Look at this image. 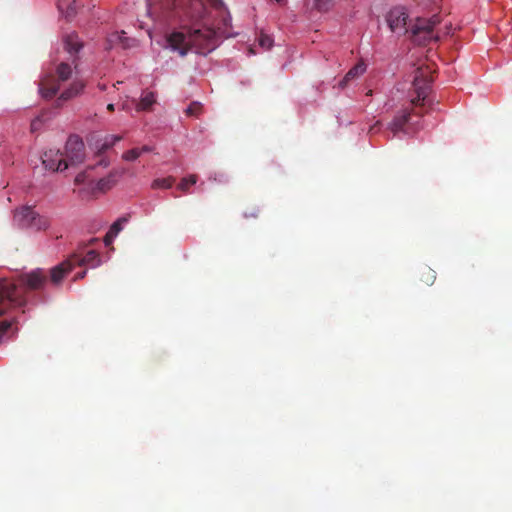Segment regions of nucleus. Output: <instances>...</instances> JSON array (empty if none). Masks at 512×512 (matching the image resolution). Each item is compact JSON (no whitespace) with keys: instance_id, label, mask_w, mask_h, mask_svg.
<instances>
[{"instance_id":"obj_1","label":"nucleus","mask_w":512,"mask_h":512,"mask_svg":"<svg viewBox=\"0 0 512 512\" xmlns=\"http://www.w3.org/2000/svg\"><path fill=\"white\" fill-rule=\"evenodd\" d=\"M172 4L176 15L192 26L186 27V32L173 31L167 35V46L181 57L186 56L190 50L203 55L214 50L217 39L215 25L209 20L208 7L223 16L226 10L222 0H174Z\"/></svg>"},{"instance_id":"obj_2","label":"nucleus","mask_w":512,"mask_h":512,"mask_svg":"<svg viewBox=\"0 0 512 512\" xmlns=\"http://www.w3.org/2000/svg\"><path fill=\"white\" fill-rule=\"evenodd\" d=\"M408 14L403 7H395L386 15V22L390 30L397 35L410 33L411 40L418 45H426L431 41H438L435 27L440 23L438 16L417 18L410 28L407 26Z\"/></svg>"},{"instance_id":"obj_3","label":"nucleus","mask_w":512,"mask_h":512,"mask_svg":"<svg viewBox=\"0 0 512 512\" xmlns=\"http://www.w3.org/2000/svg\"><path fill=\"white\" fill-rule=\"evenodd\" d=\"M73 75L72 64L60 62L54 73L45 75L39 82V93L44 99H52L60 91L62 84Z\"/></svg>"},{"instance_id":"obj_4","label":"nucleus","mask_w":512,"mask_h":512,"mask_svg":"<svg viewBox=\"0 0 512 512\" xmlns=\"http://www.w3.org/2000/svg\"><path fill=\"white\" fill-rule=\"evenodd\" d=\"M433 81L431 76V70L428 67H419L414 76L413 87L416 93V97H413L411 104L414 106V113L418 116L422 115L421 112L417 111L416 108L424 107L427 105V97L430 92V84Z\"/></svg>"},{"instance_id":"obj_5","label":"nucleus","mask_w":512,"mask_h":512,"mask_svg":"<svg viewBox=\"0 0 512 512\" xmlns=\"http://www.w3.org/2000/svg\"><path fill=\"white\" fill-rule=\"evenodd\" d=\"M13 219L18 227L36 231L46 230L50 225L49 219L40 215L31 206H23L16 209Z\"/></svg>"},{"instance_id":"obj_6","label":"nucleus","mask_w":512,"mask_h":512,"mask_svg":"<svg viewBox=\"0 0 512 512\" xmlns=\"http://www.w3.org/2000/svg\"><path fill=\"white\" fill-rule=\"evenodd\" d=\"M26 302L22 291L13 283L0 280V316L11 306H22Z\"/></svg>"},{"instance_id":"obj_7","label":"nucleus","mask_w":512,"mask_h":512,"mask_svg":"<svg viewBox=\"0 0 512 512\" xmlns=\"http://www.w3.org/2000/svg\"><path fill=\"white\" fill-rule=\"evenodd\" d=\"M47 282V274L43 269H35L19 277V285L24 291L41 290Z\"/></svg>"},{"instance_id":"obj_8","label":"nucleus","mask_w":512,"mask_h":512,"mask_svg":"<svg viewBox=\"0 0 512 512\" xmlns=\"http://www.w3.org/2000/svg\"><path fill=\"white\" fill-rule=\"evenodd\" d=\"M64 159L70 165H75L84 159V143L78 136H70L65 145Z\"/></svg>"},{"instance_id":"obj_9","label":"nucleus","mask_w":512,"mask_h":512,"mask_svg":"<svg viewBox=\"0 0 512 512\" xmlns=\"http://www.w3.org/2000/svg\"><path fill=\"white\" fill-rule=\"evenodd\" d=\"M41 159L44 167L53 172L68 168V163L60 150L49 149L43 153Z\"/></svg>"},{"instance_id":"obj_10","label":"nucleus","mask_w":512,"mask_h":512,"mask_svg":"<svg viewBox=\"0 0 512 512\" xmlns=\"http://www.w3.org/2000/svg\"><path fill=\"white\" fill-rule=\"evenodd\" d=\"M69 258L71 259V263H73V267L75 265H86L91 268H96L101 264L100 254L95 250H89L87 252L78 251L72 254Z\"/></svg>"},{"instance_id":"obj_11","label":"nucleus","mask_w":512,"mask_h":512,"mask_svg":"<svg viewBox=\"0 0 512 512\" xmlns=\"http://www.w3.org/2000/svg\"><path fill=\"white\" fill-rule=\"evenodd\" d=\"M86 86L82 79H74L70 85L64 89L56 99V106L60 107L64 102L69 101L80 95Z\"/></svg>"},{"instance_id":"obj_12","label":"nucleus","mask_w":512,"mask_h":512,"mask_svg":"<svg viewBox=\"0 0 512 512\" xmlns=\"http://www.w3.org/2000/svg\"><path fill=\"white\" fill-rule=\"evenodd\" d=\"M73 268V263H71V259L63 261L62 263L56 265L50 270V279L54 284H58L64 278V276L69 273Z\"/></svg>"},{"instance_id":"obj_13","label":"nucleus","mask_w":512,"mask_h":512,"mask_svg":"<svg viewBox=\"0 0 512 512\" xmlns=\"http://www.w3.org/2000/svg\"><path fill=\"white\" fill-rule=\"evenodd\" d=\"M411 119V112L408 110H402L394 119L390 122L388 128L395 136L398 132L403 131L404 127L409 124Z\"/></svg>"},{"instance_id":"obj_14","label":"nucleus","mask_w":512,"mask_h":512,"mask_svg":"<svg viewBox=\"0 0 512 512\" xmlns=\"http://www.w3.org/2000/svg\"><path fill=\"white\" fill-rule=\"evenodd\" d=\"M122 139V136L119 135H109L106 136L103 143L98 147V154H99V161L97 162V165L107 167L109 165V160L102 156V154L113 147L116 142L120 141Z\"/></svg>"},{"instance_id":"obj_15","label":"nucleus","mask_w":512,"mask_h":512,"mask_svg":"<svg viewBox=\"0 0 512 512\" xmlns=\"http://www.w3.org/2000/svg\"><path fill=\"white\" fill-rule=\"evenodd\" d=\"M122 139V136L119 135H109L106 136L103 143L98 147V154H99V161L97 162V165L107 167L109 165V160L102 156V154L113 147L116 142L120 141Z\"/></svg>"},{"instance_id":"obj_16","label":"nucleus","mask_w":512,"mask_h":512,"mask_svg":"<svg viewBox=\"0 0 512 512\" xmlns=\"http://www.w3.org/2000/svg\"><path fill=\"white\" fill-rule=\"evenodd\" d=\"M122 139V136L119 135H109L106 136L103 143L98 147V154H99V161L97 162V165L107 167L109 165V160L102 156V154L113 147L116 142L120 141Z\"/></svg>"},{"instance_id":"obj_17","label":"nucleus","mask_w":512,"mask_h":512,"mask_svg":"<svg viewBox=\"0 0 512 512\" xmlns=\"http://www.w3.org/2000/svg\"><path fill=\"white\" fill-rule=\"evenodd\" d=\"M122 139V136L119 135H109L106 136L103 143L98 147V154H99V161L97 162V165L107 167L109 165V160L102 156V154L113 147L116 142L120 141Z\"/></svg>"},{"instance_id":"obj_18","label":"nucleus","mask_w":512,"mask_h":512,"mask_svg":"<svg viewBox=\"0 0 512 512\" xmlns=\"http://www.w3.org/2000/svg\"><path fill=\"white\" fill-rule=\"evenodd\" d=\"M124 171L112 170L106 177L98 180L96 184L97 190L106 192L114 187L118 179L123 175Z\"/></svg>"},{"instance_id":"obj_19","label":"nucleus","mask_w":512,"mask_h":512,"mask_svg":"<svg viewBox=\"0 0 512 512\" xmlns=\"http://www.w3.org/2000/svg\"><path fill=\"white\" fill-rule=\"evenodd\" d=\"M63 42L65 49L71 56L76 55L83 47V43L76 33L66 35Z\"/></svg>"},{"instance_id":"obj_20","label":"nucleus","mask_w":512,"mask_h":512,"mask_svg":"<svg viewBox=\"0 0 512 512\" xmlns=\"http://www.w3.org/2000/svg\"><path fill=\"white\" fill-rule=\"evenodd\" d=\"M156 103V94L152 91H143L140 100L136 104V110L138 112L141 111H150L152 106Z\"/></svg>"},{"instance_id":"obj_21","label":"nucleus","mask_w":512,"mask_h":512,"mask_svg":"<svg viewBox=\"0 0 512 512\" xmlns=\"http://www.w3.org/2000/svg\"><path fill=\"white\" fill-rule=\"evenodd\" d=\"M366 70V65L364 62L360 61L355 66H353L344 76V78L340 81L339 85L344 88L347 86V84L358 78L360 75H362Z\"/></svg>"},{"instance_id":"obj_22","label":"nucleus","mask_w":512,"mask_h":512,"mask_svg":"<svg viewBox=\"0 0 512 512\" xmlns=\"http://www.w3.org/2000/svg\"><path fill=\"white\" fill-rule=\"evenodd\" d=\"M420 280L426 285H432L436 280V272L430 267L424 266L419 270Z\"/></svg>"},{"instance_id":"obj_23","label":"nucleus","mask_w":512,"mask_h":512,"mask_svg":"<svg viewBox=\"0 0 512 512\" xmlns=\"http://www.w3.org/2000/svg\"><path fill=\"white\" fill-rule=\"evenodd\" d=\"M175 178L172 176L166 178H158L152 182L153 189H169L173 186Z\"/></svg>"},{"instance_id":"obj_24","label":"nucleus","mask_w":512,"mask_h":512,"mask_svg":"<svg viewBox=\"0 0 512 512\" xmlns=\"http://www.w3.org/2000/svg\"><path fill=\"white\" fill-rule=\"evenodd\" d=\"M197 179L198 177L195 174H191L188 177L182 178L180 183L178 184V189L184 193H187L189 186L196 184Z\"/></svg>"},{"instance_id":"obj_25","label":"nucleus","mask_w":512,"mask_h":512,"mask_svg":"<svg viewBox=\"0 0 512 512\" xmlns=\"http://www.w3.org/2000/svg\"><path fill=\"white\" fill-rule=\"evenodd\" d=\"M127 221V217H121L117 221H115L108 231V238L116 237L118 233L122 230L123 224L126 223Z\"/></svg>"},{"instance_id":"obj_26","label":"nucleus","mask_w":512,"mask_h":512,"mask_svg":"<svg viewBox=\"0 0 512 512\" xmlns=\"http://www.w3.org/2000/svg\"><path fill=\"white\" fill-rule=\"evenodd\" d=\"M125 34L126 33L124 31L115 32L109 36L108 42L110 44L121 43L123 45V47H127L128 44H126V42H125L127 40V38L125 37Z\"/></svg>"},{"instance_id":"obj_27","label":"nucleus","mask_w":512,"mask_h":512,"mask_svg":"<svg viewBox=\"0 0 512 512\" xmlns=\"http://www.w3.org/2000/svg\"><path fill=\"white\" fill-rule=\"evenodd\" d=\"M187 116L198 117L202 113V104L199 102H192L185 110Z\"/></svg>"},{"instance_id":"obj_28","label":"nucleus","mask_w":512,"mask_h":512,"mask_svg":"<svg viewBox=\"0 0 512 512\" xmlns=\"http://www.w3.org/2000/svg\"><path fill=\"white\" fill-rule=\"evenodd\" d=\"M141 156V151L138 148H133L123 153L122 158L125 161H135Z\"/></svg>"},{"instance_id":"obj_29","label":"nucleus","mask_w":512,"mask_h":512,"mask_svg":"<svg viewBox=\"0 0 512 512\" xmlns=\"http://www.w3.org/2000/svg\"><path fill=\"white\" fill-rule=\"evenodd\" d=\"M333 0H314L315 7L319 11H327L332 6Z\"/></svg>"},{"instance_id":"obj_30","label":"nucleus","mask_w":512,"mask_h":512,"mask_svg":"<svg viewBox=\"0 0 512 512\" xmlns=\"http://www.w3.org/2000/svg\"><path fill=\"white\" fill-rule=\"evenodd\" d=\"M272 44H273V39L270 36L262 34L259 37V45L262 48L268 50V49H270L272 47Z\"/></svg>"},{"instance_id":"obj_31","label":"nucleus","mask_w":512,"mask_h":512,"mask_svg":"<svg viewBox=\"0 0 512 512\" xmlns=\"http://www.w3.org/2000/svg\"><path fill=\"white\" fill-rule=\"evenodd\" d=\"M259 213H260V209L256 206H254V207H251V209L246 210L244 212V217L245 218H249V217L256 218V217H258Z\"/></svg>"},{"instance_id":"obj_32","label":"nucleus","mask_w":512,"mask_h":512,"mask_svg":"<svg viewBox=\"0 0 512 512\" xmlns=\"http://www.w3.org/2000/svg\"><path fill=\"white\" fill-rule=\"evenodd\" d=\"M42 124V118L40 116L36 117L31 122V131L35 132L40 129V126Z\"/></svg>"},{"instance_id":"obj_33","label":"nucleus","mask_w":512,"mask_h":512,"mask_svg":"<svg viewBox=\"0 0 512 512\" xmlns=\"http://www.w3.org/2000/svg\"><path fill=\"white\" fill-rule=\"evenodd\" d=\"M11 325H12V323L9 321L0 322V332L2 334H5L11 328Z\"/></svg>"},{"instance_id":"obj_34","label":"nucleus","mask_w":512,"mask_h":512,"mask_svg":"<svg viewBox=\"0 0 512 512\" xmlns=\"http://www.w3.org/2000/svg\"><path fill=\"white\" fill-rule=\"evenodd\" d=\"M138 150H140V151H141V155H142L143 153H149V152H151V151H152V148H151L150 146H148V145H144V146H142V147L138 148Z\"/></svg>"},{"instance_id":"obj_35","label":"nucleus","mask_w":512,"mask_h":512,"mask_svg":"<svg viewBox=\"0 0 512 512\" xmlns=\"http://www.w3.org/2000/svg\"><path fill=\"white\" fill-rule=\"evenodd\" d=\"M114 238H115V237H110V238H108V233H107V234L105 235V237H104L105 245H106V246L110 245V244L112 243V241H113V239H114Z\"/></svg>"},{"instance_id":"obj_36","label":"nucleus","mask_w":512,"mask_h":512,"mask_svg":"<svg viewBox=\"0 0 512 512\" xmlns=\"http://www.w3.org/2000/svg\"><path fill=\"white\" fill-rule=\"evenodd\" d=\"M85 275H86V271L84 270V271L79 272L78 274H76L75 279H76V280H78V279H82V278H84V277H85Z\"/></svg>"},{"instance_id":"obj_37","label":"nucleus","mask_w":512,"mask_h":512,"mask_svg":"<svg viewBox=\"0 0 512 512\" xmlns=\"http://www.w3.org/2000/svg\"><path fill=\"white\" fill-rule=\"evenodd\" d=\"M74 12H75L74 7L72 5L69 6L67 9V15L69 16V15L73 14Z\"/></svg>"},{"instance_id":"obj_38","label":"nucleus","mask_w":512,"mask_h":512,"mask_svg":"<svg viewBox=\"0 0 512 512\" xmlns=\"http://www.w3.org/2000/svg\"><path fill=\"white\" fill-rule=\"evenodd\" d=\"M114 109H115L114 104L110 103V104H108V105H107V110H108V111L113 112V111H114Z\"/></svg>"},{"instance_id":"obj_39","label":"nucleus","mask_w":512,"mask_h":512,"mask_svg":"<svg viewBox=\"0 0 512 512\" xmlns=\"http://www.w3.org/2000/svg\"><path fill=\"white\" fill-rule=\"evenodd\" d=\"M277 4L282 5L285 0H274Z\"/></svg>"},{"instance_id":"obj_40","label":"nucleus","mask_w":512,"mask_h":512,"mask_svg":"<svg viewBox=\"0 0 512 512\" xmlns=\"http://www.w3.org/2000/svg\"><path fill=\"white\" fill-rule=\"evenodd\" d=\"M58 7L61 9L62 8V0H59L58 1Z\"/></svg>"},{"instance_id":"obj_41","label":"nucleus","mask_w":512,"mask_h":512,"mask_svg":"<svg viewBox=\"0 0 512 512\" xmlns=\"http://www.w3.org/2000/svg\"><path fill=\"white\" fill-rule=\"evenodd\" d=\"M223 25H224V26H226V25H227V19H226V18H224V19H223Z\"/></svg>"},{"instance_id":"obj_42","label":"nucleus","mask_w":512,"mask_h":512,"mask_svg":"<svg viewBox=\"0 0 512 512\" xmlns=\"http://www.w3.org/2000/svg\"><path fill=\"white\" fill-rule=\"evenodd\" d=\"M95 241H97V239L92 238V239H91V241H90V243H93V242H95Z\"/></svg>"}]
</instances>
